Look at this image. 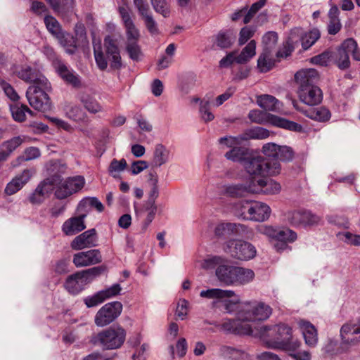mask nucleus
<instances>
[{"label":"nucleus","mask_w":360,"mask_h":360,"mask_svg":"<svg viewBox=\"0 0 360 360\" xmlns=\"http://www.w3.org/2000/svg\"><path fill=\"white\" fill-rule=\"evenodd\" d=\"M126 30L127 42L139 41L140 33L134 24L124 27Z\"/></svg>","instance_id":"nucleus-64"},{"label":"nucleus","mask_w":360,"mask_h":360,"mask_svg":"<svg viewBox=\"0 0 360 360\" xmlns=\"http://www.w3.org/2000/svg\"><path fill=\"white\" fill-rule=\"evenodd\" d=\"M272 313L271 308L264 302L257 300L243 302L240 304L238 317L245 323L264 321Z\"/></svg>","instance_id":"nucleus-5"},{"label":"nucleus","mask_w":360,"mask_h":360,"mask_svg":"<svg viewBox=\"0 0 360 360\" xmlns=\"http://www.w3.org/2000/svg\"><path fill=\"white\" fill-rule=\"evenodd\" d=\"M266 0H259L257 2L254 3L250 8L248 11L247 13L245 15V18H243V22L245 24L248 23L254 15L260 9L262 8L266 4Z\"/></svg>","instance_id":"nucleus-62"},{"label":"nucleus","mask_w":360,"mask_h":360,"mask_svg":"<svg viewBox=\"0 0 360 360\" xmlns=\"http://www.w3.org/2000/svg\"><path fill=\"white\" fill-rule=\"evenodd\" d=\"M243 141H245L243 134L237 136L221 137L219 139V143L221 144H224L226 146L232 148L233 147H238V146L240 145Z\"/></svg>","instance_id":"nucleus-61"},{"label":"nucleus","mask_w":360,"mask_h":360,"mask_svg":"<svg viewBox=\"0 0 360 360\" xmlns=\"http://www.w3.org/2000/svg\"><path fill=\"white\" fill-rule=\"evenodd\" d=\"M221 328L228 333L238 335H249L255 336V329L253 330L250 323H245L238 317L236 319H226L221 325Z\"/></svg>","instance_id":"nucleus-16"},{"label":"nucleus","mask_w":360,"mask_h":360,"mask_svg":"<svg viewBox=\"0 0 360 360\" xmlns=\"http://www.w3.org/2000/svg\"><path fill=\"white\" fill-rule=\"evenodd\" d=\"M337 237L348 245H359L360 244V236L349 231L339 232L337 233Z\"/></svg>","instance_id":"nucleus-56"},{"label":"nucleus","mask_w":360,"mask_h":360,"mask_svg":"<svg viewBox=\"0 0 360 360\" xmlns=\"http://www.w3.org/2000/svg\"><path fill=\"white\" fill-rule=\"evenodd\" d=\"M23 142V138L15 136L4 142L0 148V155L6 160L10 155Z\"/></svg>","instance_id":"nucleus-37"},{"label":"nucleus","mask_w":360,"mask_h":360,"mask_svg":"<svg viewBox=\"0 0 360 360\" xmlns=\"http://www.w3.org/2000/svg\"><path fill=\"white\" fill-rule=\"evenodd\" d=\"M54 68L56 72L67 84L75 88H79L81 86L82 84L79 75L72 69L68 67L61 60H56L54 62Z\"/></svg>","instance_id":"nucleus-18"},{"label":"nucleus","mask_w":360,"mask_h":360,"mask_svg":"<svg viewBox=\"0 0 360 360\" xmlns=\"http://www.w3.org/2000/svg\"><path fill=\"white\" fill-rule=\"evenodd\" d=\"M243 134L245 141L250 139H265L269 136L270 134L263 127H255L245 130Z\"/></svg>","instance_id":"nucleus-47"},{"label":"nucleus","mask_w":360,"mask_h":360,"mask_svg":"<svg viewBox=\"0 0 360 360\" xmlns=\"http://www.w3.org/2000/svg\"><path fill=\"white\" fill-rule=\"evenodd\" d=\"M255 278V272L250 269L240 266L236 267L233 285H243L252 282Z\"/></svg>","instance_id":"nucleus-32"},{"label":"nucleus","mask_w":360,"mask_h":360,"mask_svg":"<svg viewBox=\"0 0 360 360\" xmlns=\"http://www.w3.org/2000/svg\"><path fill=\"white\" fill-rule=\"evenodd\" d=\"M256 54V42L251 40L241 51L240 53L235 58L238 64L248 63Z\"/></svg>","instance_id":"nucleus-40"},{"label":"nucleus","mask_w":360,"mask_h":360,"mask_svg":"<svg viewBox=\"0 0 360 360\" xmlns=\"http://www.w3.org/2000/svg\"><path fill=\"white\" fill-rule=\"evenodd\" d=\"M34 172L32 169H25L20 174L15 176L7 184L5 193L11 195L20 191L31 179Z\"/></svg>","instance_id":"nucleus-23"},{"label":"nucleus","mask_w":360,"mask_h":360,"mask_svg":"<svg viewBox=\"0 0 360 360\" xmlns=\"http://www.w3.org/2000/svg\"><path fill=\"white\" fill-rule=\"evenodd\" d=\"M294 152L292 149L287 146H279V153H278V160L283 162H289L293 159Z\"/></svg>","instance_id":"nucleus-63"},{"label":"nucleus","mask_w":360,"mask_h":360,"mask_svg":"<svg viewBox=\"0 0 360 360\" xmlns=\"http://www.w3.org/2000/svg\"><path fill=\"white\" fill-rule=\"evenodd\" d=\"M248 228L240 224L221 223L215 228V234L220 237H228L231 235H243L247 232Z\"/></svg>","instance_id":"nucleus-24"},{"label":"nucleus","mask_w":360,"mask_h":360,"mask_svg":"<svg viewBox=\"0 0 360 360\" xmlns=\"http://www.w3.org/2000/svg\"><path fill=\"white\" fill-rule=\"evenodd\" d=\"M288 222L295 227L311 228L319 224L321 217L309 210H297L287 214Z\"/></svg>","instance_id":"nucleus-10"},{"label":"nucleus","mask_w":360,"mask_h":360,"mask_svg":"<svg viewBox=\"0 0 360 360\" xmlns=\"http://www.w3.org/2000/svg\"><path fill=\"white\" fill-rule=\"evenodd\" d=\"M169 150L162 144H157L155 147L152 164L159 167L168 162Z\"/></svg>","instance_id":"nucleus-36"},{"label":"nucleus","mask_w":360,"mask_h":360,"mask_svg":"<svg viewBox=\"0 0 360 360\" xmlns=\"http://www.w3.org/2000/svg\"><path fill=\"white\" fill-rule=\"evenodd\" d=\"M14 73L18 78L27 83L47 87V79L37 69L30 66L25 65L18 68Z\"/></svg>","instance_id":"nucleus-14"},{"label":"nucleus","mask_w":360,"mask_h":360,"mask_svg":"<svg viewBox=\"0 0 360 360\" xmlns=\"http://www.w3.org/2000/svg\"><path fill=\"white\" fill-rule=\"evenodd\" d=\"M101 272L102 269L98 266L77 272L67 278L64 286L70 293L77 295Z\"/></svg>","instance_id":"nucleus-6"},{"label":"nucleus","mask_w":360,"mask_h":360,"mask_svg":"<svg viewBox=\"0 0 360 360\" xmlns=\"http://www.w3.org/2000/svg\"><path fill=\"white\" fill-rule=\"evenodd\" d=\"M257 103L265 110L276 111L279 108V101L273 96L268 94L258 96Z\"/></svg>","instance_id":"nucleus-41"},{"label":"nucleus","mask_w":360,"mask_h":360,"mask_svg":"<svg viewBox=\"0 0 360 360\" xmlns=\"http://www.w3.org/2000/svg\"><path fill=\"white\" fill-rule=\"evenodd\" d=\"M358 44L353 39H346L342 45L332 54L333 60L337 66L342 70L349 67V56L352 55L354 59L360 60L358 52Z\"/></svg>","instance_id":"nucleus-8"},{"label":"nucleus","mask_w":360,"mask_h":360,"mask_svg":"<svg viewBox=\"0 0 360 360\" xmlns=\"http://www.w3.org/2000/svg\"><path fill=\"white\" fill-rule=\"evenodd\" d=\"M65 111L66 116L75 122L82 121L85 117V112L77 105L70 104L66 105Z\"/></svg>","instance_id":"nucleus-49"},{"label":"nucleus","mask_w":360,"mask_h":360,"mask_svg":"<svg viewBox=\"0 0 360 360\" xmlns=\"http://www.w3.org/2000/svg\"><path fill=\"white\" fill-rule=\"evenodd\" d=\"M360 333V325L345 324L340 330L342 337L341 347L343 349L347 350L359 344V338L356 335Z\"/></svg>","instance_id":"nucleus-17"},{"label":"nucleus","mask_w":360,"mask_h":360,"mask_svg":"<svg viewBox=\"0 0 360 360\" xmlns=\"http://www.w3.org/2000/svg\"><path fill=\"white\" fill-rule=\"evenodd\" d=\"M278 41V35L275 32H268L266 33L262 39V42L264 44L263 51L271 50V53L272 52V49L275 47Z\"/></svg>","instance_id":"nucleus-57"},{"label":"nucleus","mask_w":360,"mask_h":360,"mask_svg":"<svg viewBox=\"0 0 360 360\" xmlns=\"http://www.w3.org/2000/svg\"><path fill=\"white\" fill-rule=\"evenodd\" d=\"M122 304L120 302H108L96 313L94 319L97 326L104 327L113 322L122 313Z\"/></svg>","instance_id":"nucleus-11"},{"label":"nucleus","mask_w":360,"mask_h":360,"mask_svg":"<svg viewBox=\"0 0 360 360\" xmlns=\"http://www.w3.org/2000/svg\"><path fill=\"white\" fill-rule=\"evenodd\" d=\"M250 155L248 148L238 146L233 147L226 153L225 157L229 160L240 162L243 165L244 162L248 159Z\"/></svg>","instance_id":"nucleus-38"},{"label":"nucleus","mask_w":360,"mask_h":360,"mask_svg":"<svg viewBox=\"0 0 360 360\" xmlns=\"http://www.w3.org/2000/svg\"><path fill=\"white\" fill-rule=\"evenodd\" d=\"M53 9L58 14L63 15L68 12H72L75 6V0H55L50 4Z\"/></svg>","instance_id":"nucleus-46"},{"label":"nucleus","mask_w":360,"mask_h":360,"mask_svg":"<svg viewBox=\"0 0 360 360\" xmlns=\"http://www.w3.org/2000/svg\"><path fill=\"white\" fill-rule=\"evenodd\" d=\"M319 78L318 72L313 68L301 70L295 75V81L300 84V86H316L315 84Z\"/></svg>","instance_id":"nucleus-28"},{"label":"nucleus","mask_w":360,"mask_h":360,"mask_svg":"<svg viewBox=\"0 0 360 360\" xmlns=\"http://www.w3.org/2000/svg\"><path fill=\"white\" fill-rule=\"evenodd\" d=\"M262 151L268 158L266 161H278V153H279V146L274 143H268L262 146Z\"/></svg>","instance_id":"nucleus-51"},{"label":"nucleus","mask_w":360,"mask_h":360,"mask_svg":"<svg viewBox=\"0 0 360 360\" xmlns=\"http://www.w3.org/2000/svg\"><path fill=\"white\" fill-rule=\"evenodd\" d=\"M299 326L302 333L305 344L309 347H315L318 343V333L315 326L310 322L301 320Z\"/></svg>","instance_id":"nucleus-25"},{"label":"nucleus","mask_w":360,"mask_h":360,"mask_svg":"<svg viewBox=\"0 0 360 360\" xmlns=\"http://www.w3.org/2000/svg\"><path fill=\"white\" fill-rule=\"evenodd\" d=\"M10 110L15 121L22 122L26 119V113L32 115V111L26 105L14 103L10 105Z\"/></svg>","instance_id":"nucleus-43"},{"label":"nucleus","mask_w":360,"mask_h":360,"mask_svg":"<svg viewBox=\"0 0 360 360\" xmlns=\"http://www.w3.org/2000/svg\"><path fill=\"white\" fill-rule=\"evenodd\" d=\"M254 201L245 200L240 201L236 205L237 214L245 220H251L252 211Z\"/></svg>","instance_id":"nucleus-48"},{"label":"nucleus","mask_w":360,"mask_h":360,"mask_svg":"<svg viewBox=\"0 0 360 360\" xmlns=\"http://www.w3.org/2000/svg\"><path fill=\"white\" fill-rule=\"evenodd\" d=\"M84 178L82 176L70 177L65 181H63L60 177V181L54 184V186H57L55 195L58 199H65L80 191L84 187Z\"/></svg>","instance_id":"nucleus-12"},{"label":"nucleus","mask_w":360,"mask_h":360,"mask_svg":"<svg viewBox=\"0 0 360 360\" xmlns=\"http://www.w3.org/2000/svg\"><path fill=\"white\" fill-rule=\"evenodd\" d=\"M300 33V30L297 28L291 30L288 40L283 44V47L278 51L276 53L278 58H286L290 55L297 44L296 35H299Z\"/></svg>","instance_id":"nucleus-31"},{"label":"nucleus","mask_w":360,"mask_h":360,"mask_svg":"<svg viewBox=\"0 0 360 360\" xmlns=\"http://www.w3.org/2000/svg\"><path fill=\"white\" fill-rule=\"evenodd\" d=\"M269 119L271 123L278 127L289 129L293 131H300L302 129L300 124L276 115H269Z\"/></svg>","instance_id":"nucleus-39"},{"label":"nucleus","mask_w":360,"mask_h":360,"mask_svg":"<svg viewBox=\"0 0 360 360\" xmlns=\"http://www.w3.org/2000/svg\"><path fill=\"white\" fill-rule=\"evenodd\" d=\"M56 39L67 53L72 55L76 52L77 49V39L71 34L63 31Z\"/></svg>","instance_id":"nucleus-33"},{"label":"nucleus","mask_w":360,"mask_h":360,"mask_svg":"<svg viewBox=\"0 0 360 360\" xmlns=\"http://www.w3.org/2000/svg\"><path fill=\"white\" fill-rule=\"evenodd\" d=\"M84 218L85 214L66 220L62 226L64 233L67 236H72L83 231L86 228Z\"/></svg>","instance_id":"nucleus-27"},{"label":"nucleus","mask_w":360,"mask_h":360,"mask_svg":"<svg viewBox=\"0 0 360 360\" xmlns=\"http://www.w3.org/2000/svg\"><path fill=\"white\" fill-rule=\"evenodd\" d=\"M275 61L271 58V50L263 51L257 60V68L262 72L269 71L274 65Z\"/></svg>","instance_id":"nucleus-44"},{"label":"nucleus","mask_w":360,"mask_h":360,"mask_svg":"<svg viewBox=\"0 0 360 360\" xmlns=\"http://www.w3.org/2000/svg\"><path fill=\"white\" fill-rule=\"evenodd\" d=\"M0 86L3 89L6 96L13 101H18L20 98L16 91L13 89V87L6 81L4 79H0Z\"/></svg>","instance_id":"nucleus-60"},{"label":"nucleus","mask_w":360,"mask_h":360,"mask_svg":"<svg viewBox=\"0 0 360 360\" xmlns=\"http://www.w3.org/2000/svg\"><path fill=\"white\" fill-rule=\"evenodd\" d=\"M300 101L309 106L320 104L323 100V93L318 86H302L297 91Z\"/></svg>","instance_id":"nucleus-15"},{"label":"nucleus","mask_w":360,"mask_h":360,"mask_svg":"<svg viewBox=\"0 0 360 360\" xmlns=\"http://www.w3.org/2000/svg\"><path fill=\"white\" fill-rule=\"evenodd\" d=\"M79 101L83 104L84 108L90 113H97L103 111V107L100 103L89 94H80Z\"/></svg>","instance_id":"nucleus-42"},{"label":"nucleus","mask_w":360,"mask_h":360,"mask_svg":"<svg viewBox=\"0 0 360 360\" xmlns=\"http://www.w3.org/2000/svg\"><path fill=\"white\" fill-rule=\"evenodd\" d=\"M292 104L297 110L302 112L307 117L315 121L326 122L330 118L331 115L330 111L324 107L305 109L300 106L295 100H292Z\"/></svg>","instance_id":"nucleus-21"},{"label":"nucleus","mask_w":360,"mask_h":360,"mask_svg":"<svg viewBox=\"0 0 360 360\" xmlns=\"http://www.w3.org/2000/svg\"><path fill=\"white\" fill-rule=\"evenodd\" d=\"M102 257L98 250L93 249L85 252H79L73 256L72 262L77 267H84L100 263Z\"/></svg>","instance_id":"nucleus-19"},{"label":"nucleus","mask_w":360,"mask_h":360,"mask_svg":"<svg viewBox=\"0 0 360 360\" xmlns=\"http://www.w3.org/2000/svg\"><path fill=\"white\" fill-rule=\"evenodd\" d=\"M224 251L235 259L247 261L253 259L257 253L255 247L242 240H230L226 242Z\"/></svg>","instance_id":"nucleus-9"},{"label":"nucleus","mask_w":360,"mask_h":360,"mask_svg":"<svg viewBox=\"0 0 360 360\" xmlns=\"http://www.w3.org/2000/svg\"><path fill=\"white\" fill-rule=\"evenodd\" d=\"M255 336L259 337L268 348L285 352H295L302 345L298 339L293 338L292 328L284 323L262 325L255 328Z\"/></svg>","instance_id":"nucleus-1"},{"label":"nucleus","mask_w":360,"mask_h":360,"mask_svg":"<svg viewBox=\"0 0 360 360\" xmlns=\"http://www.w3.org/2000/svg\"><path fill=\"white\" fill-rule=\"evenodd\" d=\"M276 239L285 243H292L297 239V233L288 228L278 229Z\"/></svg>","instance_id":"nucleus-53"},{"label":"nucleus","mask_w":360,"mask_h":360,"mask_svg":"<svg viewBox=\"0 0 360 360\" xmlns=\"http://www.w3.org/2000/svg\"><path fill=\"white\" fill-rule=\"evenodd\" d=\"M145 22V25L148 30V31L152 35H157L159 34V29L158 27V24L154 20L151 12H148V13L143 15L141 16Z\"/></svg>","instance_id":"nucleus-59"},{"label":"nucleus","mask_w":360,"mask_h":360,"mask_svg":"<svg viewBox=\"0 0 360 360\" xmlns=\"http://www.w3.org/2000/svg\"><path fill=\"white\" fill-rule=\"evenodd\" d=\"M60 181V176L57 174L46 179L41 181L30 195L28 200L32 205H40L54 189V184Z\"/></svg>","instance_id":"nucleus-13"},{"label":"nucleus","mask_w":360,"mask_h":360,"mask_svg":"<svg viewBox=\"0 0 360 360\" xmlns=\"http://www.w3.org/2000/svg\"><path fill=\"white\" fill-rule=\"evenodd\" d=\"M220 351L223 356L226 359L231 360L248 359V354L241 348L231 346H223Z\"/></svg>","instance_id":"nucleus-35"},{"label":"nucleus","mask_w":360,"mask_h":360,"mask_svg":"<svg viewBox=\"0 0 360 360\" xmlns=\"http://www.w3.org/2000/svg\"><path fill=\"white\" fill-rule=\"evenodd\" d=\"M126 51L131 60L134 61H139L141 60L143 53L138 41L127 42Z\"/></svg>","instance_id":"nucleus-52"},{"label":"nucleus","mask_w":360,"mask_h":360,"mask_svg":"<svg viewBox=\"0 0 360 360\" xmlns=\"http://www.w3.org/2000/svg\"><path fill=\"white\" fill-rule=\"evenodd\" d=\"M243 167L250 176H276L280 174L281 165L278 161H266L260 155H250L243 163Z\"/></svg>","instance_id":"nucleus-4"},{"label":"nucleus","mask_w":360,"mask_h":360,"mask_svg":"<svg viewBox=\"0 0 360 360\" xmlns=\"http://www.w3.org/2000/svg\"><path fill=\"white\" fill-rule=\"evenodd\" d=\"M51 88L49 82L47 81V87L41 85H31L26 91V97L30 105L35 110L46 112L51 108L50 98L46 91Z\"/></svg>","instance_id":"nucleus-7"},{"label":"nucleus","mask_w":360,"mask_h":360,"mask_svg":"<svg viewBox=\"0 0 360 360\" xmlns=\"http://www.w3.org/2000/svg\"><path fill=\"white\" fill-rule=\"evenodd\" d=\"M153 9L158 13L167 18L170 13V6L166 0H150Z\"/></svg>","instance_id":"nucleus-54"},{"label":"nucleus","mask_w":360,"mask_h":360,"mask_svg":"<svg viewBox=\"0 0 360 360\" xmlns=\"http://www.w3.org/2000/svg\"><path fill=\"white\" fill-rule=\"evenodd\" d=\"M98 237L95 229L87 230L75 238L71 243L73 250H79L97 245Z\"/></svg>","instance_id":"nucleus-20"},{"label":"nucleus","mask_w":360,"mask_h":360,"mask_svg":"<svg viewBox=\"0 0 360 360\" xmlns=\"http://www.w3.org/2000/svg\"><path fill=\"white\" fill-rule=\"evenodd\" d=\"M200 114L205 122H210L214 120V115L210 110V99L204 98L200 101Z\"/></svg>","instance_id":"nucleus-55"},{"label":"nucleus","mask_w":360,"mask_h":360,"mask_svg":"<svg viewBox=\"0 0 360 360\" xmlns=\"http://www.w3.org/2000/svg\"><path fill=\"white\" fill-rule=\"evenodd\" d=\"M254 187L250 190L255 193H264L272 195L278 193L281 191V185L274 180H266L265 179L254 177Z\"/></svg>","instance_id":"nucleus-22"},{"label":"nucleus","mask_w":360,"mask_h":360,"mask_svg":"<svg viewBox=\"0 0 360 360\" xmlns=\"http://www.w3.org/2000/svg\"><path fill=\"white\" fill-rule=\"evenodd\" d=\"M254 186V177H252L245 184H238L228 186L226 192L233 197H241L245 195L246 193H254L250 190V188Z\"/></svg>","instance_id":"nucleus-34"},{"label":"nucleus","mask_w":360,"mask_h":360,"mask_svg":"<svg viewBox=\"0 0 360 360\" xmlns=\"http://www.w3.org/2000/svg\"><path fill=\"white\" fill-rule=\"evenodd\" d=\"M227 263L226 261L216 269L215 276L221 283L226 286H231L233 285L236 266L229 265Z\"/></svg>","instance_id":"nucleus-26"},{"label":"nucleus","mask_w":360,"mask_h":360,"mask_svg":"<svg viewBox=\"0 0 360 360\" xmlns=\"http://www.w3.org/2000/svg\"><path fill=\"white\" fill-rule=\"evenodd\" d=\"M298 29L300 30V33L299 35H296V39L297 42L301 41L304 50L309 49L321 37V32L317 28H314L307 32H304L300 28Z\"/></svg>","instance_id":"nucleus-29"},{"label":"nucleus","mask_w":360,"mask_h":360,"mask_svg":"<svg viewBox=\"0 0 360 360\" xmlns=\"http://www.w3.org/2000/svg\"><path fill=\"white\" fill-rule=\"evenodd\" d=\"M127 332L120 326H113L91 336V342L103 349L120 348L126 339Z\"/></svg>","instance_id":"nucleus-3"},{"label":"nucleus","mask_w":360,"mask_h":360,"mask_svg":"<svg viewBox=\"0 0 360 360\" xmlns=\"http://www.w3.org/2000/svg\"><path fill=\"white\" fill-rule=\"evenodd\" d=\"M217 45L222 49L229 47L233 43L232 34L230 32H221L216 37Z\"/></svg>","instance_id":"nucleus-58"},{"label":"nucleus","mask_w":360,"mask_h":360,"mask_svg":"<svg viewBox=\"0 0 360 360\" xmlns=\"http://www.w3.org/2000/svg\"><path fill=\"white\" fill-rule=\"evenodd\" d=\"M250 221H264L267 220L271 214L270 207L262 202L254 201Z\"/></svg>","instance_id":"nucleus-30"},{"label":"nucleus","mask_w":360,"mask_h":360,"mask_svg":"<svg viewBox=\"0 0 360 360\" xmlns=\"http://www.w3.org/2000/svg\"><path fill=\"white\" fill-rule=\"evenodd\" d=\"M44 21L48 31L56 38L63 32L60 24L54 17L47 15Z\"/></svg>","instance_id":"nucleus-50"},{"label":"nucleus","mask_w":360,"mask_h":360,"mask_svg":"<svg viewBox=\"0 0 360 360\" xmlns=\"http://www.w3.org/2000/svg\"><path fill=\"white\" fill-rule=\"evenodd\" d=\"M226 262V258L219 255H210L204 259L200 264L202 269L205 270L217 269L223 263Z\"/></svg>","instance_id":"nucleus-45"},{"label":"nucleus","mask_w":360,"mask_h":360,"mask_svg":"<svg viewBox=\"0 0 360 360\" xmlns=\"http://www.w3.org/2000/svg\"><path fill=\"white\" fill-rule=\"evenodd\" d=\"M103 47L105 53L101 45L97 47L94 46V58L98 68L101 70H105L108 67V61L110 62L111 68L115 70L121 68L122 65V58L117 40L110 36L105 37Z\"/></svg>","instance_id":"nucleus-2"}]
</instances>
